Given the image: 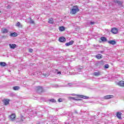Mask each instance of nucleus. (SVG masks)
<instances>
[{
	"label": "nucleus",
	"instance_id": "7",
	"mask_svg": "<svg viewBox=\"0 0 124 124\" xmlns=\"http://www.w3.org/2000/svg\"><path fill=\"white\" fill-rule=\"evenodd\" d=\"M9 46L10 48H11V49H15V48H16L17 46L16 45V44H9Z\"/></svg>",
	"mask_w": 124,
	"mask_h": 124
},
{
	"label": "nucleus",
	"instance_id": "36",
	"mask_svg": "<svg viewBox=\"0 0 124 124\" xmlns=\"http://www.w3.org/2000/svg\"><path fill=\"white\" fill-rule=\"evenodd\" d=\"M57 74H61V72H57Z\"/></svg>",
	"mask_w": 124,
	"mask_h": 124
},
{
	"label": "nucleus",
	"instance_id": "1",
	"mask_svg": "<svg viewBox=\"0 0 124 124\" xmlns=\"http://www.w3.org/2000/svg\"><path fill=\"white\" fill-rule=\"evenodd\" d=\"M79 11V8L77 6H74L72 9H70V14L72 15L76 14Z\"/></svg>",
	"mask_w": 124,
	"mask_h": 124
},
{
	"label": "nucleus",
	"instance_id": "28",
	"mask_svg": "<svg viewBox=\"0 0 124 124\" xmlns=\"http://www.w3.org/2000/svg\"><path fill=\"white\" fill-rule=\"evenodd\" d=\"M49 101H50L51 102H56V100L54 99H51L49 100Z\"/></svg>",
	"mask_w": 124,
	"mask_h": 124
},
{
	"label": "nucleus",
	"instance_id": "20",
	"mask_svg": "<svg viewBox=\"0 0 124 124\" xmlns=\"http://www.w3.org/2000/svg\"><path fill=\"white\" fill-rule=\"evenodd\" d=\"M17 34L16 32H13V33H11L10 34V36L12 37H15V36H17Z\"/></svg>",
	"mask_w": 124,
	"mask_h": 124
},
{
	"label": "nucleus",
	"instance_id": "34",
	"mask_svg": "<svg viewBox=\"0 0 124 124\" xmlns=\"http://www.w3.org/2000/svg\"><path fill=\"white\" fill-rule=\"evenodd\" d=\"M90 25H94V22L93 21L90 22Z\"/></svg>",
	"mask_w": 124,
	"mask_h": 124
},
{
	"label": "nucleus",
	"instance_id": "33",
	"mask_svg": "<svg viewBox=\"0 0 124 124\" xmlns=\"http://www.w3.org/2000/svg\"><path fill=\"white\" fill-rule=\"evenodd\" d=\"M58 101L59 102H62V98H59L58 99Z\"/></svg>",
	"mask_w": 124,
	"mask_h": 124
},
{
	"label": "nucleus",
	"instance_id": "11",
	"mask_svg": "<svg viewBox=\"0 0 124 124\" xmlns=\"http://www.w3.org/2000/svg\"><path fill=\"white\" fill-rule=\"evenodd\" d=\"M1 31L2 33H7L8 32V29H5V28H3L1 29Z\"/></svg>",
	"mask_w": 124,
	"mask_h": 124
},
{
	"label": "nucleus",
	"instance_id": "4",
	"mask_svg": "<svg viewBox=\"0 0 124 124\" xmlns=\"http://www.w3.org/2000/svg\"><path fill=\"white\" fill-rule=\"evenodd\" d=\"M37 93H40L43 92V88L41 86H38L36 87Z\"/></svg>",
	"mask_w": 124,
	"mask_h": 124
},
{
	"label": "nucleus",
	"instance_id": "13",
	"mask_svg": "<svg viewBox=\"0 0 124 124\" xmlns=\"http://www.w3.org/2000/svg\"><path fill=\"white\" fill-rule=\"evenodd\" d=\"M108 43L109 44H111V45H115V44H116V41L114 40H110L108 41Z\"/></svg>",
	"mask_w": 124,
	"mask_h": 124
},
{
	"label": "nucleus",
	"instance_id": "25",
	"mask_svg": "<svg viewBox=\"0 0 124 124\" xmlns=\"http://www.w3.org/2000/svg\"><path fill=\"white\" fill-rule=\"evenodd\" d=\"M80 97L81 98H84V99H88V98H89V97L86 96H84V95H80Z\"/></svg>",
	"mask_w": 124,
	"mask_h": 124
},
{
	"label": "nucleus",
	"instance_id": "12",
	"mask_svg": "<svg viewBox=\"0 0 124 124\" xmlns=\"http://www.w3.org/2000/svg\"><path fill=\"white\" fill-rule=\"evenodd\" d=\"M9 101L10 100L8 99H5L3 100V102L5 105H8V104H9Z\"/></svg>",
	"mask_w": 124,
	"mask_h": 124
},
{
	"label": "nucleus",
	"instance_id": "39",
	"mask_svg": "<svg viewBox=\"0 0 124 124\" xmlns=\"http://www.w3.org/2000/svg\"><path fill=\"white\" fill-rule=\"evenodd\" d=\"M35 115H36V113H35Z\"/></svg>",
	"mask_w": 124,
	"mask_h": 124
},
{
	"label": "nucleus",
	"instance_id": "24",
	"mask_svg": "<svg viewBox=\"0 0 124 124\" xmlns=\"http://www.w3.org/2000/svg\"><path fill=\"white\" fill-rule=\"evenodd\" d=\"M19 89H20L19 86H15L13 87V90H14V91H18Z\"/></svg>",
	"mask_w": 124,
	"mask_h": 124
},
{
	"label": "nucleus",
	"instance_id": "6",
	"mask_svg": "<svg viewBox=\"0 0 124 124\" xmlns=\"http://www.w3.org/2000/svg\"><path fill=\"white\" fill-rule=\"evenodd\" d=\"M113 97H114V96L112 95H108L104 97V99H110L111 98H113Z\"/></svg>",
	"mask_w": 124,
	"mask_h": 124
},
{
	"label": "nucleus",
	"instance_id": "10",
	"mask_svg": "<svg viewBox=\"0 0 124 124\" xmlns=\"http://www.w3.org/2000/svg\"><path fill=\"white\" fill-rule=\"evenodd\" d=\"M65 40H66L65 39V38H64L63 37H61L59 39V41H60V42H65Z\"/></svg>",
	"mask_w": 124,
	"mask_h": 124
},
{
	"label": "nucleus",
	"instance_id": "14",
	"mask_svg": "<svg viewBox=\"0 0 124 124\" xmlns=\"http://www.w3.org/2000/svg\"><path fill=\"white\" fill-rule=\"evenodd\" d=\"M73 43H74V41H71L70 42H69L68 43H66L65 44V46H70V45H72L73 44Z\"/></svg>",
	"mask_w": 124,
	"mask_h": 124
},
{
	"label": "nucleus",
	"instance_id": "31",
	"mask_svg": "<svg viewBox=\"0 0 124 124\" xmlns=\"http://www.w3.org/2000/svg\"><path fill=\"white\" fill-rule=\"evenodd\" d=\"M71 99H72L75 100H81V99H75V98H74V97H71Z\"/></svg>",
	"mask_w": 124,
	"mask_h": 124
},
{
	"label": "nucleus",
	"instance_id": "21",
	"mask_svg": "<svg viewBox=\"0 0 124 124\" xmlns=\"http://www.w3.org/2000/svg\"><path fill=\"white\" fill-rule=\"evenodd\" d=\"M6 63L4 62H0V66H5Z\"/></svg>",
	"mask_w": 124,
	"mask_h": 124
},
{
	"label": "nucleus",
	"instance_id": "9",
	"mask_svg": "<svg viewBox=\"0 0 124 124\" xmlns=\"http://www.w3.org/2000/svg\"><path fill=\"white\" fill-rule=\"evenodd\" d=\"M95 58L97 59V60H101V59H102V55L98 54L95 55Z\"/></svg>",
	"mask_w": 124,
	"mask_h": 124
},
{
	"label": "nucleus",
	"instance_id": "26",
	"mask_svg": "<svg viewBox=\"0 0 124 124\" xmlns=\"http://www.w3.org/2000/svg\"><path fill=\"white\" fill-rule=\"evenodd\" d=\"M25 120V118L23 116H21V119L19 120V118H18V122H23Z\"/></svg>",
	"mask_w": 124,
	"mask_h": 124
},
{
	"label": "nucleus",
	"instance_id": "5",
	"mask_svg": "<svg viewBox=\"0 0 124 124\" xmlns=\"http://www.w3.org/2000/svg\"><path fill=\"white\" fill-rule=\"evenodd\" d=\"M111 32L114 34H117L118 33V29L116 28H113L111 30Z\"/></svg>",
	"mask_w": 124,
	"mask_h": 124
},
{
	"label": "nucleus",
	"instance_id": "17",
	"mask_svg": "<svg viewBox=\"0 0 124 124\" xmlns=\"http://www.w3.org/2000/svg\"><path fill=\"white\" fill-rule=\"evenodd\" d=\"M122 115V113L121 112H117V117L119 119V120H122V117H121Z\"/></svg>",
	"mask_w": 124,
	"mask_h": 124
},
{
	"label": "nucleus",
	"instance_id": "18",
	"mask_svg": "<svg viewBox=\"0 0 124 124\" xmlns=\"http://www.w3.org/2000/svg\"><path fill=\"white\" fill-rule=\"evenodd\" d=\"M16 27H18V28H22L23 26L21 25V24L19 22H18L16 24Z\"/></svg>",
	"mask_w": 124,
	"mask_h": 124
},
{
	"label": "nucleus",
	"instance_id": "22",
	"mask_svg": "<svg viewBox=\"0 0 124 124\" xmlns=\"http://www.w3.org/2000/svg\"><path fill=\"white\" fill-rule=\"evenodd\" d=\"M54 23V20L52 18H50L48 20V23L49 24H53Z\"/></svg>",
	"mask_w": 124,
	"mask_h": 124
},
{
	"label": "nucleus",
	"instance_id": "29",
	"mask_svg": "<svg viewBox=\"0 0 124 124\" xmlns=\"http://www.w3.org/2000/svg\"><path fill=\"white\" fill-rule=\"evenodd\" d=\"M30 24H34V21L32 19H31L30 21Z\"/></svg>",
	"mask_w": 124,
	"mask_h": 124
},
{
	"label": "nucleus",
	"instance_id": "19",
	"mask_svg": "<svg viewBox=\"0 0 124 124\" xmlns=\"http://www.w3.org/2000/svg\"><path fill=\"white\" fill-rule=\"evenodd\" d=\"M93 75H94V76H99L101 75V73L99 72H94L93 73Z\"/></svg>",
	"mask_w": 124,
	"mask_h": 124
},
{
	"label": "nucleus",
	"instance_id": "35",
	"mask_svg": "<svg viewBox=\"0 0 124 124\" xmlns=\"http://www.w3.org/2000/svg\"><path fill=\"white\" fill-rule=\"evenodd\" d=\"M104 52L103 51H100L99 52V53H100V54H102L103 53H104Z\"/></svg>",
	"mask_w": 124,
	"mask_h": 124
},
{
	"label": "nucleus",
	"instance_id": "16",
	"mask_svg": "<svg viewBox=\"0 0 124 124\" xmlns=\"http://www.w3.org/2000/svg\"><path fill=\"white\" fill-rule=\"evenodd\" d=\"M114 2H115V3H118L119 5H122L123 4V2H122V1H119L118 0H114Z\"/></svg>",
	"mask_w": 124,
	"mask_h": 124
},
{
	"label": "nucleus",
	"instance_id": "30",
	"mask_svg": "<svg viewBox=\"0 0 124 124\" xmlns=\"http://www.w3.org/2000/svg\"><path fill=\"white\" fill-rule=\"evenodd\" d=\"M73 86V83H68L67 85V87H71Z\"/></svg>",
	"mask_w": 124,
	"mask_h": 124
},
{
	"label": "nucleus",
	"instance_id": "23",
	"mask_svg": "<svg viewBox=\"0 0 124 124\" xmlns=\"http://www.w3.org/2000/svg\"><path fill=\"white\" fill-rule=\"evenodd\" d=\"M101 40H102V41H103L104 42H105L107 41V39L105 37H101Z\"/></svg>",
	"mask_w": 124,
	"mask_h": 124
},
{
	"label": "nucleus",
	"instance_id": "3",
	"mask_svg": "<svg viewBox=\"0 0 124 124\" xmlns=\"http://www.w3.org/2000/svg\"><path fill=\"white\" fill-rule=\"evenodd\" d=\"M10 120L12 122H14L15 120H16V115L15 113H13L11 115L9 116Z\"/></svg>",
	"mask_w": 124,
	"mask_h": 124
},
{
	"label": "nucleus",
	"instance_id": "32",
	"mask_svg": "<svg viewBox=\"0 0 124 124\" xmlns=\"http://www.w3.org/2000/svg\"><path fill=\"white\" fill-rule=\"evenodd\" d=\"M30 53H32V51H33V50H32V49L31 48H30L29 50Z\"/></svg>",
	"mask_w": 124,
	"mask_h": 124
},
{
	"label": "nucleus",
	"instance_id": "2",
	"mask_svg": "<svg viewBox=\"0 0 124 124\" xmlns=\"http://www.w3.org/2000/svg\"><path fill=\"white\" fill-rule=\"evenodd\" d=\"M83 71V67H78L76 68L75 69V72H74L72 74V75H75V74H81L82 71Z\"/></svg>",
	"mask_w": 124,
	"mask_h": 124
},
{
	"label": "nucleus",
	"instance_id": "8",
	"mask_svg": "<svg viewBox=\"0 0 124 124\" xmlns=\"http://www.w3.org/2000/svg\"><path fill=\"white\" fill-rule=\"evenodd\" d=\"M118 85L120 87H124V81L121 80L118 82Z\"/></svg>",
	"mask_w": 124,
	"mask_h": 124
},
{
	"label": "nucleus",
	"instance_id": "15",
	"mask_svg": "<svg viewBox=\"0 0 124 124\" xmlns=\"http://www.w3.org/2000/svg\"><path fill=\"white\" fill-rule=\"evenodd\" d=\"M59 30L60 31H63L65 30V28L64 26H61L59 28Z\"/></svg>",
	"mask_w": 124,
	"mask_h": 124
},
{
	"label": "nucleus",
	"instance_id": "37",
	"mask_svg": "<svg viewBox=\"0 0 124 124\" xmlns=\"http://www.w3.org/2000/svg\"><path fill=\"white\" fill-rule=\"evenodd\" d=\"M72 95L74 96V95H75V94H72Z\"/></svg>",
	"mask_w": 124,
	"mask_h": 124
},
{
	"label": "nucleus",
	"instance_id": "38",
	"mask_svg": "<svg viewBox=\"0 0 124 124\" xmlns=\"http://www.w3.org/2000/svg\"><path fill=\"white\" fill-rule=\"evenodd\" d=\"M65 124H69V123H65Z\"/></svg>",
	"mask_w": 124,
	"mask_h": 124
},
{
	"label": "nucleus",
	"instance_id": "27",
	"mask_svg": "<svg viewBox=\"0 0 124 124\" xmlns=\"http://www.w3.org/2000/svg\"><path fill=\"white\" fill-rule=\"evenodd\" d=\"M104 66L105 69L109 68V64H105Z\"/></svg>",
	"mask_w": 124,
	"mask_h": 124
}]
</instances>
